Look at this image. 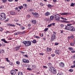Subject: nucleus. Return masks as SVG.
Listing matches in <instances>:
<instances>
[{
    "label": "nucleus",
    "mask_w": 75,
    "mask_h": 75,
    "mask_svg": "<svg viewBox=\"0 0 75 75\" xmlns=\"http://www.w3.org/2000/svg\"><path fill=\"white\" fill-rule=\"evenodd\" d=\"M65 30H69L71 31H75V28L73 26H66L65 28Z\"/></svg>",
    "instance_id": "nucleus-1"
},
{
    "label": "nucleus",
    "mask_w": 75,
    "mask_h": 75,
    "mask_svg": "<svg viewBox=\"0 0 75 75\" xmlns=\"http://www.w3.org/2000/svg\"><path fill=\"white\" fill-rule=\"evenodd\" d=\"M56 32H53V34L52 35V36L51 37L50 41L51 42H52L54 41V40L56 39Z\"/></svg>",
    "instance_id": "nucleus-2"
},
{
    "label": "nucleus",
    "mask_w": 75,
    "mask_h": 75,
    "mask_svg": "<svg viewBox=\"0 0 75 75\" xmlns=\"http://www.w3.org/2000/svg\"><path fill=\"white\" fill-rule=\"evenodd\" d=\"M23 43L25 44V46L28 47L31 45V42L29 41H24L23 42Z\"/></svg>",
    "instance_id": "nucleus-3"
},
{
    "label": "nucleus",
    "mask_w": 75,
    "mask_h": 75,
    "mask_svg": "<svg viewBox=\"0 0 75 75\" xmlns=\"http://www.w3.org/2000/svg\"><path fill=\"white\" fill-rule=\"evenodd\" d=\"M55 20H57L59 21V19L61 18V16L60 15L57 13L54 14Z\"/></svg>",
    "instance_id": "nucleus-4"
},
{
    "label": "nucleus",
    "mask_w": 75,
    "mask_h": 75,
    "mask_svg": "<svg viewBox=\"0 0 75 75\" xmlns=\"http://www.w3.org/2000/svg\"><path fill=\"white\" fill-rule=\"evenodd\" d=\"M53 69L52 70L51 72H52V74L53 75H55L57 74V70L56 69H55L54 67H53Z\"/></svg>",
    "instance_id": "nucleus-5"
},
{
    "label": "nucleus",
    "mask_w": 75,
    "mask_h": 75,
    "mask_svg": "<svg viewBox=\"0 0 75 75\" xmlns=\"http://www.w3.org/2000/svg\"><path fill=\"white\" fill-rule=\"evenodd\" d=\"M1 15L2 17L3 18L4 20H6V16L5 13H1Z\"/></svg>",
    "instance_id": "nucleus-6"
},
{
    "label": "nucleus",
    "mask_w": 75,
    "mask_h": 75,
    "mask_svg": "<svg viewBox=\"0 0 75 75\" xmlns=\"http://www.w3.org/2000/svg\"><path fill=\"white\" fill-rule=\"evenodd\" d=\"M59 65L61 68H62L65 67V64L63 62H61L59 63Z\"/></svg>",
    "instance_id": "nucleus-7"
},
{
    "label": "nucleus",
    "mask_w": 75,
    "mask_h": 75,
    "mask_svg": "<svg viewBox=\"0 0 75 75\" xmlns=\"http://www.w3.org/2000/svg\"><path fill=\"white\" fill-rule=\"evenodd\" d=\"M10 73L11 75H15L16 74V71L15 70H11L10 71Z\"/></svg>",
    "instance_id": "nucleus-8"
},
{
    "label": "nucleus",
    "mask_w": 75,
    "mask_h": 75,
    "mask_svg": "<svg viewBox=\"0 0 75 75\" xmlns=\"http://www.w3.org/2000/svg\"><path fill=\"white\" fill-rule=\"evenodd\" d=\"M33 15H34V17H38V13L37 12L34 13H33Z\"/></svg>",
    "instance_id": "nucleus-9"
},
{
    "label": "nucleus",
    "mask_w": 75,
    "mask_h": 75,
    "mask_svg": "<svg viewBox=\"0 0 75 75\" xmlns=\"http://www.w3.org/2000/svg\"><path fill=\"white\" fill-rule=\"evenodd\" d=\"M60 14L62 15V16L64 15H65L67 16L68 15V14H69V13H60Z\"/></svg>",
    "instance_id": "nucleus-10"
},
{
    "label": "nucleus",
    "mask_w": 75,
    "mask_h": 75,
    "mask_svg": "<svg viewBox=\"0 0 75 75\" xmlns=\"http://www.w3.org/2000/svg\"><path fill=\"white\" fill-rule=\"evenodd\" d=\"M20 46H19L18 47H16L14 48V51H17V50H18L19 49H20Z\"/></svg>",
    "instance_id": "nucleus-11"
},
{
    "label": "nucleus",
    "mask_w": 75,
    "mask_h": 75,
    "mask_svg": "<svg viewBox=\"0 0 75 75\" xmlns=\"http://www.w3.org/2000/svg\"><path fill=\"white\" fill-rule=\"evenodd\" d=\"M52 51V49L51 48L49 47L47 48V52H51Z\"/></svg>",
    "instance_id": "nucleus-12"
},
{
    "label": "nucleus",
    "mask_w": 75,
    "mask_h": 75,
    "mask_svg": "<svg viewBox=\"0 0 75 75\" xmlns=\"http://www.w3.org/2000/svg\"><path fill=\"white\" fill-rule=\"evenodd\" d=\"M50 13L49 12H47L45 14V15L46 16H50Z\"/></svg>",
    "instance_id": "nucleus-13"
},
{
    "label": "nucleus",
    "mask_w": 75,
    "mask_h": 75,
    "mask_svg": "<svg viewBox=\"0 0 75 75\" xmlns=\"http://www.w3.org/2000/svg\"><path fill=\"white\" fill-rule=\"evenodd\" d=\"M10 14H11V15H15V14H16L15 13V12L13 11H11V12Z\"/></svg>",
    "instance_id": "nucleus-14"
},
{
    "label": "nucleus",
    "mask_w": 75,
    "mask_h": 75,
    "mask_svg": "<svg viewBox=\"0 0 75 75\" xmlns=\"http://www.w3.org/2000/svg\"><path fill=\"white\" fill-rule=\"evenodd\" d=\"M32 23H33V24H36V23H37V21H36L35 20H32Z\"/></svg>",
    "instance_id": "nucleus-15"
},
{
    "label": "nucleus",
    "mask_w": 75,
    "mask_h": 75,
    "mask_svg": "<svg viewBox=\"0 0 75 75\" xmlns=\"http://www.w3.org/2000/svg\"><path fill=\"white\" fill-rule=\"evenodd\" d=\"M55 53L59 55V50H56L55 51Z\"/></svg>",
    "instance_id": "nucleus-16"
},
{
    "label": "nucleus",
    "mask_w": 75,
    "mask_h": 75,
    "mask_svg": "<svg viewBox=\"0 0 75 75\" xmlns=\"http://www.w3.org/2000/svg\"><path fill=\"white\" fill-rule=\"evenodd\" d=\"M49 71H50L51 72H52V68H51V66H49Z\"/></svg>",
    "instance_id": "nucleus-17"
},
{
    "label": "nucleus",
    "mask_w": 75,
    "mask_h": 75,
    "mask_svg": "<svg viewBox=\"0 0 75 75\" xmlns=\"http://www.w3.org/2000/svg\"><path fill=\"white\" fill-rule=\"evenodd\" d=\"M18 75H23V72H22L19 71L18 72Z\"/></svg>",
    "instance_id": "nucleus-18"
},
{
    "label": "nucleus",
    "mask_w": 75,
    "mask_h": 75,
    "mask_svg": "<svg viewBox=\"0 0 75 75\" xmlns=\"http://www.w3.org/2000/svg\"><path fill=\"white\" fill-rule=\"evenodd\" d=\"M8 25H9L11 27H16V25H12L10 24H8Z\"/></svg>",
    "instance_id": "nucleus-19"
},
{
    "label": "nucleus",
    "mask_w": 75,
    "mask_h": 75,
    "mask_svg": "<svg viewBox=\"0 0 75 75\" xmlns=\"http://www.w3.org/2000/svg\"><path fill=\"white\" fill-rule=\"evenodd\" d=\"M18 8L20 9V10H21V8H23V6H18Z\"/></svg>",
    "instance_id": "nucleus-20"
},
{
    "label": "nucleus",
    "mask_w": 75,
    "mask_h": 75,
    "mask_svg": "<svg viewBox=\"0 0 75 75\" xmlns=\"http://www.w3.org/2000/svg\"><path fill=\"white\" fill-rule=\"evenodd\" d=\"M47 6L48 8H51L53 6H52V5H50V4H48L47 5Z\"/></svg>",
    "instance_id": "nucleus-21"
},
{
    "label": "nucleus",
    "mask_w": 75,
    "mask_h": 75,
    "mask_svg": "<svg viewBox=\"0 0 75 75\" xmlns=\"http://www.w3.org/2000/svg\"><path fill=\"white\" fill-rule=\"evenodd\" d=\"M54 18V16H52L50 17V18L51 20H53Z\"/></svg>",
    "instance_id": "nucleus-22"
},
{
    "label": "nucleus",
    "mask_w": 75,
    "mask_h": 75,
    "mask_svg": "<svg viewBox=\"0 0 75 75\" xmlns=\"http://www.w3.org/2000/svg\"><path fill=\"white\" fill-rule=\"evenodd\" d=\"M60 27L61 28H64V27H65V25L63 24H61L60 25Z\"/></svg>",
    "instance_id": "nucleus-23"
},
{
    "label": "nucleus",
    "mask_w": 75,
    "mask_h": 75,
    "mask_svg": "<svg viewBox=\"0 0 75 75\" xmlns=\"http://www.w3.org/2000/svg\"><path fill=\"white\" fill-rule=\"evenodd\" d=\"M70 23H71V24H75V22L74 21H70Z\"/></svg>",
    "instance_id": "nucleus-24"
},
{
    "label": "nucleus",
    "mask_w": 75,
    "mask_h": 75,
    "mask_svg": "<svg viewBox=\"0 0 75 75\" xmlns=\"http://www.w3.org/2000/svg\"><path fill=\"white\" fill-rule=\"evenodd\" d=\"M70 38L71 39H74V36L73 35H71Z\"/></svg>",
    "instance_id": "nucleus-25"
},
{
    "label": "nucleus",
    "mask_w": 75,
    "mask_h": 75,
    "mask_svg": "<svg viewBox=\"0 0 75 75\" xmlns=\"http://www.w3.org/2000/svg\"><path fill=\"white\" fill-rule=\"evenodd\" d=\"M23 7H25L26 8H27V4H23Z\"/></svg>",
    "instance_id": "nucleus-26"
},
{
    "label": "nucleus",
    "mask_w": 75,
    "mask_h": 75,
    "mask_svg": "<svg viewBox=\"0 0 75 75\" xmlns=\"http://www.w3.org/2000/svg\"><path fill=\"white\" fill-rule=\"evenodd\" d=\"M32 42L34 44H35V43H36V40H34L33 41H32Z\"/></svg>",
    "instance_id": "nucleus-27"
},
{
    "label": "nucleus",
    "mask_w": 75,
    "mask_h": 75,
    "mask_svg": "<svg viewBox=\"0 0 75 75\" xmlns=\"http://www.w3.org/2000/svg\"><path fill=\"white\" fill-rule=\"evenodd\" d=\"M61 18L63 20V21H65V20H67V19L66 18H64L63 17H62Z\"/></svg>",
    "instance_id": "nucleus-28"
},
{
    "label": "nucleus",
    "mask_w": 75,
    "mask_h": 75,
    "mask_svg": "<svg viewBox=\"0 0 75 75\" xmlns=\"http://www.w3.org/2000/svg\"><path fill=\"white\" fill-rule=\"evenodd\" d=\"M47 65L49 67H51V66H52V64L50 63H49L47 64Z\"/></svg>",
    "instance_id": "nucleus-29"
},
{
    "label": "nucleus",
    "mask_w": 75,
    "mask_h": 75,
    "mask_svg": "<svg viewBox=\"0 0 75 75\" xmlns=\"http://www.w3.org/2000/svg\"><path fill=\"white\" fill-rule=\"evenodd\" d=\"M0 20H4L1 15H0Z\"/></svg>",
    "instance_id": "nucleus-30"
},
{
    "label": "nucleus",
    "mask_w": 75,
    "mask_h": 75,
    "mask_svg": "<svg viewBox=\"0 0 75 75\" xmlns=\"http://www.w3.org/2000/svg\"><path fill=\"white\" fill-rule=\"evenodd\" d=\"M75 3H71V6L72 7H73V6H75Z\"/></svg>",
    "instance_id": "nucleus-31"
},
{
    "label": "nucleus",
    "mask_w": 75,
    "mask_h": 75,
    "mask_svg": "<svg viewBox=\"0 0 75 75\" xmlns=\"http://www.w3.org/2000/svg\"><path fill=\"white\" fill-rule=\"evenodd\" d=\"M69 72H72L74 71V70L72 69H71L69 70Z\"/></svg>",
    "instance_id": "nucleus-32"
},
{
    "label": "nucleus",
    "mask_w": 75,
    "mask_h": 75,
    "mask_svg": "<svg viewBox=\"0 0 75 75\" xmlns=\"http://www.w3.org/2000/svg\"><path fill=\"white\" fill-rule=\"evenodd\" d=\"M23 62H24V63H25V61H26V59H23L22 60Z\"/></svg>",
    "instance_id": "nucleus-33"
},
{
    "label": "nucleus",
    "mask_w": 75,
    "mask_h": 75,
    "mask_svg": "<svg viewBox=\"0 0 75 75\" xmlns=\"http://www.w3.org/2000/svg\"><path fill=\"white\" fill-rule=\"evenodd\" d=\"M16 63L17 65H19L20 64V62L19 61H17L16 62Z\"/></svg>",
    "instance_id": "nucleus-34"
},
{
    "label": "nucleus",
    "mask_w": 75,
    "mask_h": 75,
    "mask_svg": "<svg viewBox=\"0 0 75 75\" xmlns=\"http://www.w3.org/2000/svg\"><path fill=\"white\" fill-rule=\"evenodd\" d=\"M69 49L70 51H71V50H73V48H72V47H69Z\"/></svg>",
    "instance_id": "nucleus-35"
},
{
    "label": "nucleus",
    "mask_w": 75,
    "mask_h": 75,
    "mask_svg": "<svg viewBox=\"0 0 75 75\" xmlns=\"http://www.w3.org/2000/svg\"><path fill=\"white\" fill-rule=\"evenodd\" d=\"M35 65H33L32 67V69H34L35 68Z\"/></svg>",
    "instance_id": "nucleus-36"
},
{
    "label": "nucleus",
    "mask_w": 75,
    "mask_h": 75,
    "mask_svg": "<svg viewBox=\"0 0 75 75\" xmlns=\"http://www.w3.org/2000/svg\"><path fill=\"white\" fill-rule=\"evenodd\" d=\"M29 63V60L27 59H26L25 62V63Z\"/></svg>",
    "instance_id": "nucleus-37"
},
{
    "label": "nucleus",
    "mask_w": 75,
    "mask_h": 75,
    "mask_svg": "<svg viewBox=\"0 0 75 75\" xmlns=\"http://www.w3.org/2000/svg\"><path fill=\"white\" fill-rule=\"evenodd\" d=\"M5 59H6L7 62H10V61L8 60V58H5Z\"/></svg>",
    "instance_id": "nucleus-38"
},
{
    "label": "nucleus",
    "mask_w": 75,
    "mask_h": 75,
    "mask_svg": "<svg viewBox=\"0 0 75 75\" xmlns=\"http://www.w3.org/2000/svg\"><path fill=\"white\" fill-rule=\"evenodd\" d=\"M61 21L62 22H64V23H69V21Z\"/></svg>",
    "instance_id": "nucleus-39"
},
{
    "label": "nucleus",
    "mask_w": 75,
    "mask_h": 75,
    "mask_svg": "<svg viewBox=\"0 0 75 75\" xmlns=\"http://www.w3.org/2000/svg\"><path fill=\"white\" fill-rule=\"evenodd\" d=\"M70 45L71 46H74V43H72V42H71L70 43Z\"/></svg>",
    "instance_id": "nucleus-40"
},
{
    "label": "nucleus",
    "mask_w": 75,
    "mask_h": 75,
    "mask_svg": "<svg viewBox=\"0 0 75 75\" xmlns=\"http://www.w3.org/2000/svg\"><path fill=\"white\" fill-rule=\"evenodd\" d=\"M9 64H10L11 65V66L13 65V62H10Z\"/></svg>",
    "instance_id": "nucleus-41"
},
{
    "label": "nucleus",
    "mask_w": 75,
    "mask_h": 75,
    "mask_svg": "<svg viewBox=\"0 0 75 75\" xmlns=\"http://www.w3.org/2000/svg\"><path fill=\"white\" fill-rule=\"evenodd\" d=\"M40 6H44V4L42 3H40Z\"/></svg>",
    "instance_id": "nucleus-42"
},
{
    "label": "nucleus",
    "mask_w": 75,
    "mask_h": 75,
    "mask_svg": "<svg viewBox=\"0 0 75 75\" xmlns=\"http://www.w3.org/2000/svg\"><path fill=\"white\" fill-rule=\"evenodd\" d=\"M75 64H74L73 65L71 66V68H75Z\"/></svg>",
    "instance_id": "nucleus-43"
},
{
    "label": "nucleus",
    "mask_w": 75,
    "mask_h": 75,
    "mask_svg": "<svg viewBox=\"0 0 75 75\" xmlns=\"http://www.w3.org/2000/svg\"><path fill=\"white\" fill-rule=\"evenodd\" d=\"M9 20V18H8L6 20H5V23H6L7 21H8Z\"/></svg>",
    "instance_id": "nucleus-44"
},
{
    "label": "nucleus",
    "mask_w": 75,
    "mask_h": 75,
    "mask_svg": "<svg viewBox=\"0 0 75 75\" xmlns=\"http://www.w3.org/2000/svg\"><path fill=\"white\" fill-rule=\"evenodd\" d=\"M48 28H46L45 29L44 31H47L48 30Z\"/></svg>",
    "instance_id": "nucleus-45"
},
{
    "label": "nucleus",
    "mask_w": 75,
    "mask_h": 75,
    "mask_svg": "<svg viewBox=\"0 0 75 75\" xmlns=\"http://www.w3.org/2000/svg\"><path fill=\"white\" fill-rule=\"evenodd\" d=\"M3 31V29L1 28H0V31Z\"/></svg>",
    "instance_id": "nucleus-46"
},
{
    "label": "nucleus",
    "mask_w": 75,
    "mask_h": 75,
    "mask_svg": "<svg viewBox=\"0 0 75 75\" xmlns=\"http://www.w3.org/2000/svg\"><path fill=\"white\" fill-rule=\"evenodd\" d=\"M4 3H6L7 2V0H3Z\"/></svg>",
    "instance_id": "nucleus-47"
},
{
    "label": "nucleus",
    "mask_w": 75,
    "mask_h": 75,
    "mask_svg": "<svg viewBox=\"0 0 75 75\" xmlns=\"http://www.w3.org/2000/svg\"><path fill=\"white\" fill-rule=\"evenodd\" d=\"M27 17H28V18H30V15H28L27 16Z\"/></svg>",
    "instance_id": "nucleus-48"
},
{
    "label": "nucleus",
    "mask_w": 75,
    "mask_h": 75,
    "mask_svg": "<svg viewBox=\"0 0 75 75\" xmlns=\"http://www.w3.org/2000/svg\"><path fill=\"white\" fill-rule=\"evenodd\" d=\"M51 25H52V24H50V25H48V27H51Z\"/></svg>",
    "instance_id": "nucleus-49"
},
{
    "label": "nucleus",
    "mask_w": 75,
    "mask_h": 75,
    "mask_svg": "<svg viewBox=\"0 0 75 75\" xmlns=\"http://www.w3.org/2000/svg\"><path fill=\"white\" fill-rule=\"evenodd\" d=\"M4 7V6H0V9L2 8H3Z\"/></svg>",
    "instance_id": "nucleus-50"
},
{
    "label": "nucleus",
    "mask_w": 75,
    "mask_h": 75,
    "mask_svg": "<svg viewBox=\"0 0 75 75\" xmlns=\"http://www.w3.org/2000/svg\"><path fill=\"white\" fill-rule=\"evenodd\" d=\"M35 38H41L40 37H38V36H36L35 37Z\"/></svg>",
    "instance_id": "nucleus-51"
},
{
    "label": "nucleus",
    "mask_w": 75,
    "mask_h": 75,
    "mask_svg": "<svg viewBox=\"0 0 75 75\" xmlns=\"http://www.w3.org/2000/svg\"><path fill=\"white\" fill-rule=\"evenodd\" d=\"M67 26H70L71 25H72V24H67Z\"/></svg>",
    "instance_id": "nucleus-52"
},
{
    "label": "nucleus",
    "mask_w": 75,
    "mask_h": 75,
    "mask_svg": "<svg viewBox=\"0 0 75 75\" xmlns=\"http://www.w3.org/2000/svg\"><path fill=\"white\" fill-rule=\"evenodd\" d=\"M32 11V10L31 9H29L28 10V11L29 12V11Z\"/></svg>",
    "instance_id": "nucleus-53"
},
{
    "label": "nucleus",
    "mask_w": 75,
    "mask_h": 75,
    "mask_svg": "<svg viewBox=\"0 0 75 75\" xmlns=\"http://www.w3.org/2000/svg\"><path fill=\"white\" fill-rule=\"evenodd\" d=\"M27 69L28 70H29V71H31L32 69H30V68H27Z\"/></svg>",
    "instance_id": "nucleus-54"
},
{
    "label": "nucleus",
    "mask_w": 75,
    "mask_h": 75,
    "mask_svg": "<svg viewBox=\"0 0 75 75\" xmlns=\"http://www.w3.org/2000/svg\"><path fill=\"white\" fill-rule=\"evenodd\" d=\"M16 24L17 25H19V26H21V24H18V23H16Z\"/></svg>",
    "instance_id": "nucleus-55"
},
{
    "label": "nucleus",
    "mask_w": 75,
    "mask_h": 75,
    "mask_svg": "<svg viewBox=\"0 0 75 75\" xmlns=\"http://www.w3.org/2000/svg\"><path fill=\"white\" fill-rule=\"evenodd\" d=\"M71 52H73V53L75 52V51L74 50H73L71 51Z\"/></svg>",
    "instance_id": "nucleus-56"
},
{
    "label": "nucleus",
    "mask_w": 75,
    "mask_h": 75,
    "mask_svg": "<svg viewBox=\"0 0 75 75\" xmlns=\"http://www.w3.org/2000/svg\"><path fill=\"white\" fill-rule=\"evenodd\" d=\"M52 57H54V56H55V55L54 54H52Z\"/></svg>",
    "instance_id": "nucleus-57"
},
{
    "label": "nucleus",
    "mask_w": 75,
    "mask_h": 75,
    "mask_svg": "<svg viewBox=\"0 0 75 75\" xmlns=\"http://www.w3.org/2000/svg\"><path fill=\"white\" fill-rule=\"evenodd\" d=\"M60 31H61V33L62 34V33H64V30H60Z\"/></svg>",
    "instance_id": "nucleus-58"
},
{
    "label": "nucleus",
    "mask_w": 75,
    "mask_h": 75,
    "mask_svg": "<svg viewBox=\"0 0 75 75\" xmlns=\"http://www.w3.org/2000/svg\"><path fill=\"white\" fill-rule=\"evenodd\" d=\"M8 40H12V38L10 37H9V38H8Z\"/></svg>",
    "instance_id": "nucleus-59"
},
{
    "label": "nucleus",
    "mask_w": 75,
    "mask_h": 75,
    "mask_svg": "<svg viewBox=\"0 0 75 75\" xmlns=\"http://www.w3.org/2000/svg\"><path fill=\"white\" fill-rule=\"evenodd\" d=\"M22 34H25V31H23L22 32Z\"/></svg>",
    "instance_id": "nucleus-60"
},
{
    "label": "nucleus",
    "mask_w": 75,
    "mask_h": 75,
    "mask_svg": "<svg viewBox=\"0 0 75 75\" xmlns=\"http://www.w3.org/2000/svg\"><path fill=\"white\" fill-rule=\"evenodd\" d=\"M5 40V39H1V41H3L4 42Z\"/></svg>",
    "instance_id": "nucleus-61"
},
{
    "label": "nucleus",
    "mask_w": 75,
    "mask_h": 75,
    "mask_svg": "<svg viewBox=\"0 0 75 75\" xmlns=\"http://www.w3.org/2000/svg\"><path fill=\"white\" fill-rule=\"evenodd\" d=\"M43 35H44L43 34H42L40 35L41 37H43Z\"/></svg>",
    "instance_id": "nucleus-62"
},
{
    "label": "nucleus",
    "mask_w": 75,
    "mask_h": 75,
    "mask_svg": "<svg viewBox=\"0 0 75 75\" xmlns=\"http://www.w3.org/2000/svg\"><path fill=\"white\" fill-rule=\"evenodd\" d=\"M58 43H56L55 44V45H58Z\"/></svg>",
    "instance_id": "nucleus-63"
},
{
    "label": "nucleus",
    "mask_w": 75,
    "mask_h": 75,
    "mask_svg": "<svg viewBox=\"0 0 75 75\" xmlns=\"http://www.w3.org/2000/svg\"><path fill=\"white\" fill-rule=\"evenodd\" d=\"M73 44H74V47H75V42H74Z\"/></svg>",
    "instance_id": "nucleus-64"
}]
</instances>
